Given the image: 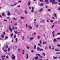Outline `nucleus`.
<instances>
[{
	"label": "nucleus",
	"instance_id": "nucleus-1",
	"mask_svg": "<svg viewBox=\"0 0 60 60\" xmlns=\"http://www.w3.org/2000/svg\"><path fill=\"white\" fill-rule=\"evenodd\" d=\"M50 3H51V2H53L52 3V4H56V2H55L56 0H50Z\"/></svg>",
	"mask_w": 60,
	"mask_h": 60
},
{
	"label": "nucleus",
	"instance_id": "nucleus-2",
	"mask_svg": "<svg viewBox=\"0 0 60 60\" xmlns=\"http://www.w3.org/2000/svg\"><path fill=\"white\" fill-rule=\"evenodd\" d=\"M12 59H13L14 60H15V58H16V57L15 56H14V54H12Z\"/></svg>",
	"mask_w": 60,
	"mask_h": 60
},
{
	"label": "nucleus",
	"instance_id": "nucleus-3",
	"mask_svg": "<svg viewBox=\"0 0 60 60\" xmlns=\"http://www.w3.org/2000/svg\"><path fill=\"white\" fill-rule=\"evenodd\" d=\"M45 2H46L47 4H49V0H45Z\"/></svg>",
	"mask_w": 60,
	"mask_h": 60
},
{
	"label": "nucleus",
	"instance_id": "nucleus-4",
	"mask_svg": "<svg viewBox=\"0 0 60 60\" xmlns=\"http://www.w3.org/2000/svg\"><path fill=\"white\" fill-rule=\"evenodd\" d=\"M9 30H10L11 31V32H12V30L11 29V26H9Z\"/></svg>",
	"mask_w": 60,
	"mask_h": 60
},
{
	"label": "nucleus",
	"instance_id": "nucleus-5",
	"mask_svg": "<svg viewBox=\"0 0 60 60\" xmlns=\"http://www.w3.org/2000/svg\"><path fill=\"white\" fill-rule=\"evenodd\" d=\"M7 12L8 13V16L11 15V14L10 13V12L9 11H8Z\"/></svg>",
	"mask_w": 60,
	"mask_h": 60
},
{
	"label": "nucleus",
	"instance_id": "nucleus-6",
	"mask_svg": "<svg viewBox=\"0 0 60 60\" xmlns=\"http://www.w3.org/2000/svg\"><path fill=\"white\" fill-rule=\"evenodd\" d=\"M2 58L3 59V60H4V57H5V56H1Z\"/></svg>",
	"mask_w": 60,
	"mask_h": 60
},
{
	"label": "nucleus",
	"instance_id": "nucleus-7",
	"mask_svg": "<svg viewBox=\"0 0 60 60\" xmlns=\"http://www.w3.org/2000/svg\"><path fill=\"white\" fill-rule=\"evenodd\" d=\"M31 4V2L30 1H29L28 3V6H29L30 5V4Z\"/></svg>",
	"mask_w": 60,
	"mask_h": 60
},
{
	"label": "nucleus",
	"instance_id": "nucleus-8",
	"mask_svg": "<svg viewBox=\"0 0 60 60\" xmlns=\"http://www.w3.org/2000/svg\"><path fill=\"white\" fill-rule=\"evenodd\" d=\"M40 48L39 47H38L37 48V49L38 51H40Z\"/></svg>",
	"mask_w": 60,
	"mask_h": 60
},
{
	"label": "nucleus",
	"instance_id": "nucleus-9",
	"mask_svg": "<svg viewBox=\"0 0 60 60\" xmlns=\"http://www.w3.org/2000/svg\"><path fill=\"white\" fill-rule=\"evenodd\" d=\"M53 16L54 17H56V14H53Z\"/></svg>",
	"mask_w": 60,
	"mask_h": 60
},
{
	"label": "nucleus",
	"instance_id": "nucleus-10",
	"mask_svg": "<svg viewBox=\"0 0 60 60\" xmlns=\"http://www.w3.org/2000/svg\"><path fill=\"white\" fill-rule=\"evenodd\" d=\"M2 16H4V15H5V14L4 13H3L2 14Z\"/></svg>",
	"mask_w": 60,
	"mask_h": 60
},
{
	"label": "nucleus",
	"instance_id": "nucleus-11",
	"mask_svg": "<svg viewBox=\"0 0 60 60\" xmlns=\"http://www.w3.org/2000/svg\"><path fill=\"white\" fill-rule=\"evenodd\" d=\"M43 10V9L42 8H41L39 10V11H40V12H41V11H42Z\"/></svg>",
	"mask_w": 60,
	"mask_h": 60
},
{
	"label": "nucleus",
	"instance_id": "nucleus-12",
	"mask_svg": "<svg viewBox=\"0 0 60 60\" xmlns=\"http://www.w3.org/2000/svg\"><path fill=\"white\" fill-rule=\"evenodd\" d=\"M53 41L54 42H56L57 41H56V39H54L53 40Z\"/></svg>",
	"mask_w": 60,
	"mask_h": 60
},
{
	"label": "nucleus",
	"instance_id": "nucleus-13",
	"mask_svg": "<svg viewBox=\"0 0 60 60\" xmlns=\"http://www.w3.org/2000/svg\"><path fill=\"white\" fill-rule=\"evenodd\" d=\"M55 54H57V55L58 54H60V52H56L55 53Z\"/></svg>",
	"mask_w": 60,
	"mask_h": 60
},
{
	"label": "nucleus",
	"instance_id": "nucleus-14",
	"mask_svg": "<svg viewBox=\"0 0 60 60\" xmlns=\"http://www.w3.org/2000/svg\"><path fill=\"white\" fill-rule=\"evenodd\" d=\"M38 58H39V57H38V56H37L35 58V59L36 60H37V59H38Z\"/></svg>",
	"mask_w": 60,
	"mask_h": 60
},
{
	"label": "nucleus",
	"instance_id": "nucleus-15",
	"mask_svg": "<svg viewBox=\"0 0 60 60\" xmlns=\"http://www.w3.org/2000/svg\"><path fill=\"white\" fill-rule=\"evenodd\" d=\"M28 58V54H27L26 57V59H27Z\"/></svg>",
	"mask_w": 60,
	"mask_h": 60
},
{
	"label": "nucleus",
	"instance_id": "nucleus-16",
	"mask_svg": "<svg viewBox=\"0 0 60 60\" xmlns=\"http://www.w3.org/2000/svg\"><path fill=\"white\" fill-rule=\"evenodd\" d=\"M20 18L21 19H24V17H21Z\"/></svg>",
	"mask_w": 60,
	"mask_h": 60
},
{
	"label": "nucleus",
	"instance_id": "nucleus-17",
	"mask_svg": "<svg viewBox=\"0 0 60 60\" xmlns=\"http://www.w3.org/2000/svg\"><path fill=\"white\" fill-rule=\"evenodd\" d=\"M11 50V49H10V48H8V51H10Z\"/></svg>",
	"mask_w": 60,
	"mask_h": 60
},
{
	"label": "nucleus",
	"instance_id": "nucleus-18",
	"mask_svg": "<svg viewBox=\"0 0 60 60\" xmlns=\"http://www.w3.org/2000/svg\"><path fill=\"white\" fill-rule=\"evenodd\" d=\"M43 49H40V51H43Z\"/></svg>",
	"mask_w": 60,
	"mask_h": 60
},
{
	"label": "nucleus",
	"instance_id": "nucleus-19",
	"mask_svg": "<svg viewBox=\"0 0 60 60\" xmlns=\"http://www.w3.org/2000/svg\"><path fill=\"white\" fill-rule=\"evenodd\" d=\"M34 39V38H30V40H33Z\"/></svg>",
	"mask_w": 60,
	"mask_h": 60
},
{
	"label": "nucleus",
	"instance_id": "nucleus-20",
	"mask_svg": "<svg viewBox=\"0 0 60 60\" xmlns=\"http://www.w3.org/2000/svg\"><path fill=\"white\" fill-rule=\"evenodd\" d=\"M5 47H6L5 48L6 49H7L8 48V46L7 45H6Z\"/></svg>",
	"mask_w": 60,
	"mask_h": 60
},
{
	"label": "nucleus",
	"instance_id": "nucleus-21",
	"mask_svg": "<svg viewBox=\"0 0 60 60\" xmlns=\"http://www.w3.org/2000/svg\"><path fill=\"white\" fill-rule=\"evenodd\" d=\"M36 45L34 46V49H36Z\"/></svg>",
	"mask_w": 60,
	"mask_h": 60
},
{
	"label": "nucleus",
	"instance_id": "nucleus-22",
	"mask_svg": "<svg viewBox=\"0 0 60 60\" xmlns=\"http://www.w3.org/2000/svg\"><path fill=\"white\" fill-rule=\"evenodd\" d=\"M1 35L2 38H4V35L3 34H1Z\"/></svg>",
	"mask_w": 60,
	"mask_h": 60
},
{
	"label": "nucleus",
	"instance_id": "nucleus-23",
	"mask_svg": "<svg viewBox=\"0 0 60 60\" xmlns=\"http://www.w3.org/2000/svg\"><path fill=\"white\" fill-rule=\"evenodd\" d=\"M40 6H43V4L41 3V4H40Z\"/></svg>",
	"mask_w": 60,
	"mask_h": 60
},
{
	"label": "nucleus",
	"instance_id": "nucleus-24",
	"mask_svg": "<svg viewBox=\"0 0 60 60\" xmlns=\"http://www.w3.org/2000/svg\"><path fill=\"white\" fill-rule=\"evenodd\" d=\"M42 55L44 56H46V54H45L44 53H43Z\"/></svg>",
	"mask_w": 60,
	"mask_h": 60
},
{
	"label": "nucleus",
	"instance_id": "nucleus-25",
	"mask_svg": "<svg viewBox=\"0 0 60 60\" xmlns=\"http://www.w3.org/2000/svg\"><path fill=\"white\" fill-rule=\"evenodd\" d=\"M23 52H22V54H24V52H25V51L24 50H22Z\"/></svg>",
	"mask_w": 60,
	"mask_h": 60
},
{
	"label": "nucleus",
	"instance_id": "nucleus-26",
	"mask_svg": "<svg viewBox=\"0 0 60 60\" xmlns=\"http://www.w3.org/2000/svg\"><path fill=\"white\" fill-rule=\"evenodd\" d=\"M36 56H40V54H36Z\"/></svg>",
	"mask_w": 60,
	"mask_h": 60
},
{
	"label": "nucleus",
	"instance_id": "nucleus-27",
	"mask_svg": "<svg viewBox=\"0 0 60 60\" xmlns=\"http://www.w3.org/2000/svg\"><path fill=\"white\" fill-rule=\"evenodd\" d=\"M29 28H30V29H32V27L31 26H29Z\"/></svg>",
	"mask_w": 60,
	"mask_h": 60
},
{
	"label": "nucleus",
	"instance_id": "nucleus-28",
	"mask_svg": "<svg viewBox=\"0 0 60 60\" xmlns=\"http://www.w3.org/2000/svg\"><path fill=\"white\" fill-rule=\"evenodd\" d=\"M13 33H12L11 34V37H12V36H13Z\"/></svg>",
	"mask_w": 60,
	"mask_h": 60
},
{
	"label": "nucleus",
	"instance_id": "nucleus-29",
	"mask_svg": "<svg viewBox=\"0 0 60 60\" xmlns=\"http://www.w3.org/2000/svg\"><path fill=\"white\" fill-rule=\"evenodd\" d=\"M5 39H8V36H7L5 38Z\"/></svg>",
	"mask_w": 60,
	"mask_h": 60
},
{
	"label": "nucleus",
	"instance_id": "nucleus-30",
	"mask_svg": "<svg viewBox=\"0 0 60 60\" xmlns=\"http://www.w3.org/2000/svg\"><path fill=\"white\" fill-rule=\"evenodd\" d=\"M25 14H27V12L26 11H25Z\"/></svg>",
	"mask_w": 60,
	"mask_h": 60
},
{
	"label": "nucleus",
	"instance_id": "nucleus-31",
	"mask_svg": "<svg viewBox=\"0 0 60 60\" xmlns=\"http://www.w3.org/2000/svg\"><path fill=\"white\" fill-rule=\"evenodd\" d=\"M15 34H18V32L17 31H15Z\"/></svg>",
	"mask_w": 60,
	"mask_h": 60
},
{
	"label": "nucleus",
	"instance_id": "nucleus-32",
	"mask_svg": "<svg viewBox=\"0 0 60 60\" xmlns=\"http://www.w3.org/2000/svg\"><path fill=\"white\" fill-rule=\"evenodd\" d=\"M40 44H42V43L41 42V40H40Z\"/></svg>",
	"mask_w": 60,
	"mask_h": 60
},
{
	"label": "nucleus",
	"instance_id": "nucleus-33",
	"mask_svg": "<svg viewBox=\"0 0 60 60\" xmlns=\"http://www.w3.org/2000/svg\"><path fill=\"white\" fill-rule=\"evenodd\" d=\"M60 10V7H59L58 9H57V10Z\"/></svg>",
	"mask_w": 60,
	"mask_h": 60
},
{
	"label": "nucleus",
	"instance_id": "nucleus-34",
	"mask_svg": "<svg viewBox=\"0 0 60 60\" xmlns=\"http://www.w3.org/2000/svg\"><path fill=\"white\" fill-rule=\"evenodd\" d=\"M16 37V35H15L14 36V38H15Z\"/></svg>",
	"mask_w": 60,
	"mask_h": 60
},
{
	"label": "nucleus",
	"instance_id": "nucleus-35",
	"mask_svg": "<svg viewBox=\"0 0 60 60\" xmlns=\"http://www.w3.org/2000/svg\"><path fill=\"white\" fill-rule=\"evenodd\" d=\"M40 38V36H38V39H39Z\"/></svg>",
	"mask_w": 60,
	"mask_h": 60
},
{
	"label": "nucleus",
	"instance_id": "nucleus-36",
	"mask_svg": "<svg viewBox=\"0 0 60 60\" xmlns=\"http://www.w3.org/2000/svg\"><path fill=\"white\" fill-rule=\"evenodd\" d=\"M17 4H15L14 5H11V6H15V5H16Z\"/></svg>",
	"mask_w": 60,
	"mask_h": 60
},
{
	"label": "nucleus",
	"instance_id": "nucleus-37",
	"mask_svg": "<svg viewBox=\"0 0 60 60\" xmlns=\"http://www.w3.org/2000/svg\"><path fill=\"white\" fill-rule=\"evenodd\" d=\"M26 28H27V24H26Z\"/></svg>",
	"mask_w": 60,
	"mask_h": 60
},
{
	"label": "nucleus",
	"instance_id": "nucleus-38",
	"mask_svg": "<svg viewBox=\"0 0 60 60\" xmlns=\"http://www.w3.org/2000/svg\"><path fill=\"white\" fill-rule=\"evenodd\" d=\"M6 57L7 59H8L9 58V56H6Z\"/></svg>",
	"mask_w": 60,
	"mask_h": 60
},
{
	"label": "nucleus",
	"instance_id": "nucleus-39",
	"mask_svg": "<svg viewBox=\"0 0 60 60\" xmlns=\"http://www.w3.org/2000/svg\"><path fill=\"white\" fill-rule=\"evenodd\" d=\"M60 34V33H58L57 34V35H59Z\"/></svg>",
	"mask_w": 60,
	"mask_h": 60
},
{
	"label": "nucleus",
	"instance_id": "nucleus-40",
	"mask_svg": "<svg viewBox=\"0 0 60 60\" xmlns=\"http://www.w3.org/2000/svg\"><path fill=\"white\" fill-rule=\"evenodd\" d=\"M40 2H43V0H40Z\"/></svg>",
	"mask_w": 60,
	"mask_h": 60
},
{
	"label": "nucleus",
	"instance_id": "nucleus-41",
	"mask_svg": "<svg viewBox=\"0 0 60 60\" xmlns=\"http://www.w3.org/2000/svg\"><path fill=\"white\" fill-rule=\"evenodd\" d=\"M57 40H60V38H57Z\"/></svg>",
	"mask_w": 60,
	"mask_h": 60
},
{
	"label": "nucleus",
	"instance_id": "nucleus-42",
	"mask_svg": "<svg viewBox=\"0 0 60 60\" xmlns=\"http://www.w3.org/2000/svg\"><path fill=\"white\" fill-rule=\"evenodd\" d=\"M55 51H59V50L57 49L55 50Z\"/></svg>",
	"mask_w": 60,
	"mask_h": 60
},
{
	"label": "nucleus",
	"instance_id": "nucleus-43",
	"mask_svg": "<svg viewBox=\"0 0 60 60\" xmlns=\"http://www.w3.org/2000/svg\"><path fill=\"white\" fill-rule=\"evenodd\" d=\"M4 52H6L7 50L6 49H5L4 50Z\"/></svg>",
	"mask_w": 60,
	"mask_h": 60
},
{
	"label": "nucleus",
	"instance_id": "nucleus-44",
	"mask_svg": "<svg viewBox=\"0 0 60 60\" xmlns=\"http://www.w3.org/2000/svg\"><path fill=\"white\" fill-rule=\"evenodd\" d=\"M50 22H51L52 23V22H53V21L52 20H51L50 21Z\"/></svg>",
	"mask_w": 60,
	"mask_h": 60
},
{
	"label": "nucleus",
	"instance_id": "nucleus-45",
	"mask_svg": "<svg viewBox=\"0 0 60 60\" xmlns=\"http://www.w3.org/2000/svg\"><path fill=\"white\" fill-rule=\"evenodd\" d=\"M54 58V59H56V58H57V57H53Z\"/></svg>",
	"mask_w": 60,
	"mask_h": 60
},
{
	"label": "nucleus",
	"instance_id": "nucleus-46",
	"mask_svg": "<svg viewBox=\"0 0 60 60\" xmlns=\"http://www.w3.org/2000/svg\"><path fill=\"white\" fill-rule=\"evenodd\" d=\"M15 40L16 41V42H17V38L15 39Z\"/></svg>",
	"mask_w": 60,
	"mask_h": 60
},
{
	"label": "nucleus",
	"instance_id": "nucleus-47",
	"mask_svg": "<svg viewBox=\"0 0 60 60\" xmlns=\"http://www.w3.org/2000/svg\"><path fill=\"white\" fill-rule=\"evenodd\" d=\"M54 25H53L52 26V28H53L54 27Z\"/></svg>",
	"mask_w": 60,
	"mask_h": 60
},
{
	"label": "nucleus",
	"instance_id": "nucleus-48",
	"mask_svg": "<svg viewBox=\"0 0 60 60\" xmlns=\"http://www.w3.org/2000/svg\"><path fill=\"white\" fill-rule=\"evenodd\" d=\"M24 37L23 36V37H22V40H24Z\"/></svg>",
	"mask_w": 60,
	"mask_h": 60
},
{
	"label": "nucleus",
	"instance_id": "nucleus-49",
	"mask_svg": "<svg viewBox=\"0 0 60 60\" xmlns=\"http://www.w3.org/2000/svg\"><path fill=\"white\" fill-rule=\"evenodd\" d=\"M45 8H48V6H47V5H45Z\"/></svg>",
	"mask_w": 60,
	"mask_h": 60
},
{
	"label": "nucleus",
	"instance_id": "nucleus-50",
	"mask_svg": "<svg viewBox=\"0 0 60 60\" xmlns=\"http://www.w3.org/2000/svg\"><path fill=\"white\" fill-rule=\"evenodd\" d=\"M46 43V42H43V44H45V43Z\"/></svg>",
	"mask_w": 60,
	"mask_h": 60
},
{
	"label": "nucleus",
	"instance_id": "nucleus-51",
	"mask_svg": "<svg viewBox=\"0 0 60 60\" xmlns=\"http://www.w3.org/2000/svg\"><path fill=\"white\" fill-rule=\"evenodd\" d=\"M48 11H51V10L50 9H49L48 10Z\"/></svg>",
	"mask_w": 60,
	"mask_h": 60
},
{
	"label": "nucleus",
	"instance_id": "nucleus-52",
	"mask_svg": "<svg viewBox=\"0 0 60 60\" xmlns=\"http://www.w3.org/2000/svg\"><path fill=\"white\" fill-rule=\"evenodd\" d=\"M54 34V31H53L52 32V34Z\"/></svg>",
	"mask_w": 60,
	"mask_h": 60
},
{
	"label": "nucleus",
	"instance_id": "nucleus-53",
	"mask_svg": "<svg viewBox=\"0 0 60 60\" xmlns=\"http://www.w3.org/2000/svg\"><path fill=\"white\" fill-rule=\"evenodd\" d=\"M20 7V6L19 5L18 6H17V7Z\"/></svg>",
	"mask_w": 60,
	"mask_h": 60
},
{
	"label": "nucleus",
	"instance_id": "nucleus-54",
	"mask_svg": "<svg viewBox=\"0 0 60 60\" xmlns=\"http://www.w3.org/2000/svg\"><path fill=\"white\" fill-rule=\"evenodd\" d=\"M38 46H41V44H38Z\"/></svg>",
	"mask_w": 60,
	"mask_h": 60
},
{
	"label": "nucleus",
	"instance_id": "nucleus-55",
	"mask_svg": "<svg viewBox=\"0 0 60 60\" xmlns=\"http://www.w3.org/2000/svg\"><path fill=\"white\" fill-rule=\"evenodd\" d=\"M28 49H30V48H29V47H28L27 48Z\"/></svg>",
	"mask_w": 60,
	"mask_h": 60
},
{
	"label": "nucleus",
	"instance_id": "nucleus-56",
	"mask_svg": "<svg viewBox=\"0 0 60 60\" xmlns=\"http://www.w3.org/2000/svg\"><path fill=\"white\" fill-rule=\"evenodd\" d=\"M49 49H50L51 48V46H50L49 47Z\"/></svg>",
	"mask_w": 60,
	"mask_h": 60
},
{
	"label": "nucleus",
	"instance_id": "nucleus-57",
	"mask_svg": "<svg viewBox=\"0 0 60 60\" xmlns=\"http://www.w3.org/2000/svg\"><path fill=\"white\" fill-rule=\"evenodd\" d=\"M40 56L41 58H42V56Z\"/></svg>",
	"mask_w": 60,
	"mask_h": 60
},
{
	"label": "nucleus",
	"instance_id": "nucleus-58",
	"mask_svg": "<svg viewBox=\"0 0 60 60\" xmlns=\"http://www.w3.org/2000/svg\"><path fill=\"white\" fill-rule=\"evenodd\" d=\"M31 52L32 53H34V52L33 51V50H31Z\"/></svg>",
	"mask_w": 60,
	"mask_h": 60
},
{
	"label": "nucleus",
	"instance_id": "nucleus-59",
	"mask_svg": "<svg viewBox=\"0 0 60 60\" xmlns=\"http://www.w3.org/2000/svg\"><path fill=\"white\" fill-rule=\"evenodd\" d=\"M52 19H55V18L53 17H52Z\"/></svg>",
	"mask_w": 60,
	"mask_h": 60
},
{
	"label": "nucleus",
	"instance_id": "nucleus-60",
	"mask_svg": "<svg viewBox=\"0 0 60 60\" xmlns=\"http://www.w3.org/2000/svg\"><path fill=\"white\" fill-rule=\"evenodd\" d=\"M17 25V23H16L14 24V25H15V26H16V25Z\"/></svg>",
	"mask_w": 60,
	"mask_h": 60
},
{
	"label": "nucleus",
	"instance_id": "nucleus-61",
	"mask_svg": "<svg viewBox=\"0 0 60 60\" xmlns=\"http://www.w3.org/2000/svg\"><path fill=\"white\" fill-rule=\"evenodd\" d=\"M8 19H10V17H8Z\"/></svg>",
	"mask_w": 60,
	"mask_h": 60
},
{
	"label": "nucleus",
	"instance_id": "nucleus-62",
	"mask_svg": "<svg viewBox=\"0 0 60 60\" xmlns=\"http://www.w3.org/2000/svg\"><path fill=\"white\" fill-rule=\"evenodd\" d=\"M32 12H34V11L33 10H31Z\"/></svg>",
	"mask_w": 60,
	"mask_h": 60
},
{
	"label": "nucleus",
	"instance_id": "nucleus-63",
	"mask_svg": "<svg viewBox=\"0 0 60 60\" xmlns=\"http://www.w3.org/2000/svg\"><path fill=\"white\" fill-rule=\"evenodd\" d=\"M57 46H59V47H60V45L59 44Z\"/></svg>",
	"mask_w": 60,
	"mask_h": 60
},
{
	"label": "nucleus",
	"instance_id": "nucleus-64",
	"mask_svg": "<svg viewBox=\"0 0 60 60\" xmlns=\"http://www.w3.org/2000/svg\"><path fill=\"white\" fill-rule=\"evenodd\" d=\"M5 34V32H4L3 33V34L4 35Z\"/></svg>",
	"mask_w": 60,
	"mask_h": 60
}]
</instances>
